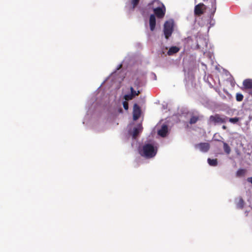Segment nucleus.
Listing matches in <instances>:
<instances>
[{
  "instance_id": "2eb2a0df",
  "label": "nucleus",
  "mask_w": 252,
  "mask_h": 252,
  "mask_svg": "<svg viewBox=\"0 0 252 252\" xmlns=\"http://www.w3.org/2000/svg\"><path fill=\"white\" fill-rule=\"evenodd\" d=\"M207 161L208 164L211 166H215L218 164V160L217 158L211 159L209 158L207 159Z\"/></svg>"
},
{
  "instance_id": "aec40b11",
  "label": "nucleus",
  "mask_w": 252,
  "mask_h": 252,
  "mask_svg": "<svg viewBox=\"0 0 252 252\" xmlns=\"http://www.w3.org/2000/svg\"><path fill=\"white\" fill-rule=\"evenodd\" d=\"M228 120L229 122L233 123V124H236L239 121L240 118H238V117H234V118H228Z\"/></svg>"
},
{
  "instance_id": "a878e982",
  "label": "nucleus",
  "mask_w": 252,
  "mask_h": 252,
  "mask_svg": "<svg viewBox=\"0 0 252 252\" xmlns=\"http://www.w3.org/2000/svg\"><path fill=\"white\" fill-rule=\"evenodd\" d=\"M249 90H250L249 94L252 96V88Z\"/></svg>"
},
{
  "instance_id": "393cba45",
  "label": "nucleus",
  "mask_w": 252,
  "mask_h": 252,
  "mask_svg": "<svg viewBox=\"0 0 252 252\" xmlns=\"http://www.w3.org/2000/svg\"><path fill=\"white\" fill-rule=\"evenodd\" d=\"M212 8L214 10V12H215L216 10V0H213V2H212Z\"/></svg>"
},
{
  "instance_id": "6ab92c4d",
  "label": "nucleus",
  "mask_w": 252,
  "mask_h": 252,
  "mask_svg": "<svg viewBox=\"0 0 252 252\" xmlns=\"http://www.w3.org/2000/svg\"><path fill=\"white\" fill-rule=\"evenodd\" d=\"M130 94H133L134 97H135L137 95H138L140 94V92L139 91H136L134 90L132 87H130Z\"/></svg>"
},
{
  "instance_id": "4468645a",
  "label": "nucleus",
  "mask_w": 252,
  "mask_h": 252,
  "mask_svg": "<svg viewBox=\"0 0 252 252\" xmlns=\"http://www.w3.org/2000/svg\"><path fill=\"white\" fill-rule=\"evenodd\" d=\"M199 120V116H192L189 120V123L192 125L195 124Z\"/></svg>"
},
{
  "instance_id": "7ed1b4c3",
  "label": "nucleus",
  "mask_w": 252,
  "mask_h": 252,
  "mask_svg": "<svg viewBox=\"0 0 252 252\" xmlns=\"http://www.w3.org/2000/svg\"><path fill=\"white\" fill-rule=\"evenodd\" d=\"M210 121L215 125L217 124H224L228 120V117L225 116H221L219 114H216L210 117Z\"/></svg>"
},
{
  "instance_id": "bb28decb",
  "label": "nucleus",
  "mask_w": 252,
  "mask_h": 252,
  "mask_svg": "<svg viewBox=\"0 0 252 252\" xmlns=\"http://www.w3.org/2000/svg\"><path fill=\"white\" fill-rule=\"evenodd\" d=\"M222 129H224V130H225V129H226V128H227V127H226V126H225L223 125V126H222Z\"/></svg>"
},
{
  "instance_id": "6e6552de",
  "label": "nucleus",
  "mask_w": 252,
  "mask_h": 252,
  "mask_svg": "<svg viewBox=\"0 0 252 252\" xmlns=\"http://www.w3.org/2000/svg\"><path fill=\"white\" fill-rule=\"evenodd\" d=\"M150 28L151 31H153L155 29L156 25V20L154 14L150 15L149 19Z\"/></svg>"
},
{
  "instance_id": "c85d7f7f",
  "label": "nucleus",
  "mask_w": 252,
  "mask_h": 252,
  "mask_svg": "<svg viewBox=\"0 0 252 252\" xmlns=\"http://www.w3.org/2000/svg\"><path fill=\"white\" fill-rule=\"evenodd\" d=\"M203 0L205 1L206 0Z\"/></svg>"
},
{
  "instance_id": "f3484780",
  "label": "nucleus",
  "mask_w": 252,
  "mask_h": 252,
  "mask_svg": "<svg viewBox=\"0 0 252 252\" xmlns=\"http://www.w3.org/2000/svg\"><path fill=\"white\" fill-rule=\"evenodd\" d=\"M246 170L244 169H239L236 172V176L237 177H242L245 175L246 173Z\"/></svg>"
},
{
  "instance_id": "dca6fc26",
  "label": "nucleus",
  "mask_w": 252,
  "mask_h": 252,
  "mask_svg": "<svg viewBox=\"0 0 252 252\" xmlns=\"http://www.w3.org/2000/svg\"><path fill=\"white\" fill-rule=\"evenodd\" d=\"M223 150L227 154H229L231 152V149L229 146L225 142H223Z\"/></svg>"
},
{
  "instance_id": "0eeeda50",
  "label": "nucleus",
  "mask_w": 252,
  "mask_h": 252,
  "mask_svg": "<svg viewBox=\"0 0 252 252\" xmlns=\"http://www.w3.org/2000/svg\"><path fill=\"white\" fill-rule=\"evenodd\" d=\"M141 115V109L136 103L133 105V119L134 120H137Z\"/></svg>"
},
{
  "instance_id": "4be33fe9",
  "label": "nucleus",
  "mask_w": 252,
  "mask_h": 252,
  "mask_svg": "<svg viewBox=\"0 0 252 252\" xmlns=\"http://www.w3.org/2000/svg\"><path fill=\"white\" fill-rule=\"evenodd\" d=\"M134 97L133 96V94H126L124 95V98L125 99V100L126 101H128V100H131Z\"/></svg>"
},
{
  "instance_id": "1a4fd4ad",
  "label": "nucleus",
  "mask_w": 252,
  "mask_h": 252,
  "mask_svg": "<svg viewBox=\"0 0 252 252\" xmlns=\"http://www.w3.org/2000/svg\"><path fill=\"white\" fill-rule=\"evenodd\" d=\"M148 6H150L153 10L154 7H164L163 4L158 0H154L152 2L149 3Z\"/></svg>"
},
{
  "instance_id": "423d86ee",
  "label": "nucleus",
  "mask_w": 252,
  "mask_h": 252,
  "mask_svg": "<svg viewBox=\"0 0 252 252\" xmlns=\"http://www.w3.org/2000/svg\"><path fill=\"white\" fill-rule=\"evenodd\" d=\"M195 148H198L199 150L204 153L207 152L210 148V145L208 143H200L198 144L195 145Z\"/></svg>"
},
{
  "instance_id": "b1692460",
  "label": "nucleus",
  "mask_w": 252,
  "mask_h": 252,
  "mask_svg": "<svg viewBox=\"0 0 252 252\" xmlns=\"http://www.w3.org/2000/svg\"><path fill=\"white\" fill-rule=\"evenodd\" d=\"M124 108L125 110H127L128 109V103L127 101L125 100L123 103Z\"/></svg>"
},
{
  "instance_id": "412c9836",
  "label": "nucleus",
  "mask_w": 252,
  "mask_h": 252,
  "mask_svg": "<svg viewBox=\"0 0 252 252\" xmlns=\"http://www.w3.org/2000/svg\"><path fill=\"white\" fill-rule=\"evenodd\" d=\"M244 98L243 95L240 93H237L236 94V99L237 101H241Z\"/></svg>"
},
{
  "instance_id": "cd10ccee",
  "label": "nucleus",
  "mask_w": 252,
  "mask_h": 252,
  "mask_svg": "<svg viewBox=\"0 0 252 252\" xmlns=\"http://www.w3.org/2000/svg\"><path fill=\"white\" fill-rule=\"evenodd\" d=\"M122 64H120V65H119V66H118V68H117V69H118H118H119L120 68H121L122 67Z\"/></svg>"
},
{
  "instance_id": "39448f33",
  "label": "nucleus",
  "mask_w": 252,
  "mask_h": 252,
  "mask_svg": "<svg viewBox=\"0 0 252 252\" xmlns=\"http://www.w3.org/2000/svg\"><path fill=\"white\" fill-rule=\"evenodd\" d=\"M205 10V5L202 3H200L198 4L195 5L194 7V14L196 15L200 16L204 13Z\"/></svg>"
},
{
  "instance_id": "ddd939ff",
  "label": "nucleus",
  "mask_w": 252,
  "mask_h": 252,
  "mask_svg": "<svg viewBox=\"0 0 252 252\" xmlns=\"http://www.w3.org/2000/svg\"><path fill=\"white\" fill-rule=\"evenodd\" d=\"M244 204H245V202H244V200L243 199V198L241 197H240L238 198V201L236 204L237 208H240V209H242L244 206Z\"/></svg>"
},
{
  "instance_id": "f257e3e1",
  "label": "nucleus",
  "mask_w": 252,
  "mask_h": 252,
  "mask_svg": "<svg viewBox=\"0 0 252 252\" xmlns=\"http://www.w3.org/2000/svg\"><path fill=\"white\" fill-rule=\"evenodd\" d=\"M140 155L147 158L154 157L157 153V148L152 144H145L141 149L139 150Z\"/></svg>"
},
{
  "instance_id": "20e7f679",
  "label": "nucleus",
  "mask_w": 252,
  "mask_h": 252,
  "mask_svg": "<svg viewBox=\"0 0 252 252\" xmlns=\"http://www.w3.org/2000/svg\"><path fill=\"white\" fill-rule=\"evenodd\" d=\"M153 11L158 18H162L165 14V7L164 6L161 7H154Z\"/></svg>"
},
{
  "instance_id": "f03ea898",
  "label": "nucleus",
  "mask_w": 252,
  "mask_h": 252,
  "mask_svg": "<svg viewBox=\"0 0 252 252\" xmlns=\"http://www.w3.org/2000/svg\"><path fill=\"white\" fill-rule=\"evenodd\" d=\"M173 31V23L172 21H168L164 24L163 32L166 39H168L171 35Z\"/></svg>"
},
{
  "instance_id": "9d476101",
  "label": "nucleus",
  "mask_w": 252,
  "mask_h": 252,
  "mask_svg": "<svg viewBox=\"0 0 252 252\" xmlns=\"http://www.w3.org/2000/svg\"><path fill=\"white\" fill-rule=\"evenodd\" d=\"M168 132V127L166 125H163L161 128L158 131V134L160 136L164 137L166 136Z\"/></svg>"
},
{
  "instance_id": "9b49d317",
  "label": "nucleus",
  "mask_w": 252,
  "mask_h": 252,
  "mask_svg": "<svg viewBox=\"0 0 252 252\" xmlns=\"http://www.w3.org/2000/svg\"><path fill=\"white\" fill-rule=\"evenodd\" d=\"M243 85L245 89L249 90L252 88V79H245L243 82Z\"/></svg>"
},
{
  "instance_id": "f8f14e48",
  "label": "nucleus",
  "mask_w": 252,
  "mask_h": 252,
  "mask_svg": "<svg viewBox=\"0 0 252 252\" xmlns=\"http://www.w3.org/2000/svg\"><path fill=\"white\" fill-rule=\"evenodd\" d=\"M180 50V48L176 46H172L169 48L167 52V54L169 56H171L174 54L177 53Z\"/></svg>"
},
{
  "instance_id": "a211bd4d",
  "label": "nucleus",
  "mask_w": 252,
  "mask_h": 252,
  "mask_svg": "<svg viewBox=\"0 0 252 252\" xmlns=\"http://www.w3.org/2000/svg\"><path fill=\"white\" fill-rule=\"evenodd\" d=\"M140 129L139 127H135L133 129V134H132V137L133 138L135 139L137 137V136L138 135L139 133L140 132Z\"/></svg>"
},
{
  "instance_id": "5701e85b",
  "label": "nucleus",
  "mask_w": 252,
  "mask_h": 252,
  "mask_svg": "<svg viewBox=\"0 0 252 252\" xmlns=\"http://www.w3.org/2000/svg\"><path fill=\"white\" fill-rule=\"evenodd\" d=\"M140 0H131V4L132 5V8L134 9L139 4Z\"/></svg>"
}]
</instances>
